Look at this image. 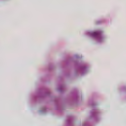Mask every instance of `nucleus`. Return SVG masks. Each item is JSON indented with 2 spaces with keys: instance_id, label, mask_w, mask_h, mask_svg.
Wrapping results in <instances>:
<instances>
[{
  "instance_id": "f03ea898",
  "label": "nucleus",
  "mask_w": 126,
  "mask_h": 126,
  "mask_svg": "<svg viewBox=\"0 0 126 126\" xmlns=\"http://www.w3.org/2000/svg\"><path fill=\"white\" fill-rule=\"evenodd\" d=\"M83 71L84 72H85V71H86V68L84 67V68H83Z\"/></svg>"
},
{
  "instance_id": "f257e3e1",
  "label": "nucleus",
  "mask_w": 126,
  "mask_h": 126,
  "mask_svg": "<svg viewBox=\"0 0 126 126\" xmlns=\"http://www.w3.org/2000/svg\"><path fill=\"white\" fill-rule=\"evenodd\" d=\"M90 34H91L92 37H98V32H90Z\"/></svg>"
}]
</instances>
